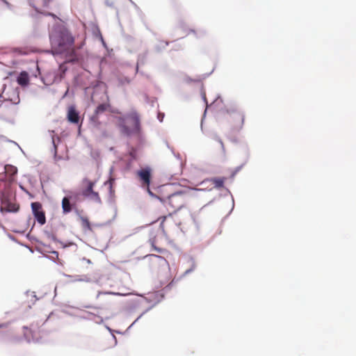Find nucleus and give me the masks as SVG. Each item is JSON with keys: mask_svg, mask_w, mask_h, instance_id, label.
Listing matches in <instances>:
<instances>
[{"mask_svg": "<svg viewBox=\"0 0 356 356\" xmlns=\"http://www.w3.org/2000/svg\"><path fill=\"white\" fill-rule=\"evenodd\" d=\"M200 186H202L203 188H201L202 190H208L209 191V184H204V181H202L200 184Z\"/></svg>", "mask_w": 356, "mask_h": 356, "instance_id": "18", "label": "nucleus"}, {"mask_svg": "<svg viewBox=\"0 0 356 356\" xmlns=\"http://www.w3.org/2000/svg\"><path fill=\"white\" fill-rule=\"evenodd\" d=\"M31 209L33 214L39 224L44 225L46 222L45 213L42 210V204L39 202L31 203Z\"/></svg>", "mask_w": 356, "mask_h": 356, "instance_id": "7", "label": "nucleus"}, {"mask_svg": "<svg viewBox=\"0 0 356 356\" xmlns=\"http://www.w3.org/2000/svg\"><path fill=\"white\" fill-rule=\"evenodd\" d=\"M227 120L232 131H239L243 127L245 115L240 111L227 110Z\"/></svg>", "mask_w": 356, "mask_h": 356, "instance_id": "4", "label": "nucleus"}, {"mask_svg": "<svg viewBox=\"0 0 356 356\" xmlns=\"http://www.w3.org/2000/svg\"><path fill=\"white\" fill-rule=\"evenodd\" d=\"M47 15H50V16H52V17H55V15L52 13H47Z\"/></svg>", "mask_w": 356, "mask_h": 356, "instance_id": "22", "label": "nucleus"}, {"mask_svg": "<svg viewBox=\"0 0 356 356\" xmlns=\"http://www.w3.org/2000/svg\"><path fill=\"white\" fill-rule=\"evenodd\" d=\"M67 118V120L72 124H78L79 123L80 117L74 106H71L68 108Z\"/></svg>", "mask_w": 356, "mask_h": 356, "instance_id": "11", "label": "nucleus"}, {"mask_svg": "<svg viewBox=\"0 0 356 356\" xmlns=\"http://www.w3.org/2000/svg\"><path fill=\"white\" fill-rule=\"evenodd\" d=\"M53 145H54V149H55V154H56L57 152V145L55 144V141H54V139L53 138Z\"/></svg>", "mask_w": 356, "mask_h": 356, "instance_id": "20", "label": "nucleus"}, {"mask_svg": "<svg viewBox=\"0 0 356 356\" xmlns=\"http://www.w3.org/2000/svg\"><path fill=\"white\" fill-rule=\"evenodd\" d=\"M3 327V325L1 324L0 325V328Z\"/></svg>", "mask_w": 356, "mask_h": 356, "instance_id": "23", "label": "nucleus"}, {"mask_svg": "<svg viewBox=\"0 0 356 356\" xmlns=\"http://www.w3.org/2000/svg\"><path fill=\"white\" fill-rule=\"evenodd\" d=\"M110 111L111 113H115V111H113L112 109H111V107L110 106L109 104H99L95 109V113H94V115L92 117L93 119H96L97 120L98 119V115L103 113L105 111Z\"/></svg>", "mask_w": 356, "mask_h": 356, "instance_id": "12", "label": "nucleus"}, {"mask_svg": "<svg viewBox=\"0 0 356 356\" xmlns=\"http://www.w3.org/2000/svg\"><path fill=\"white\" fill-rule=\"evenodd\" d=\"M172 188L173 185L171 184H164L159 188V195L155 196L161 202L159 206L161 211L163 208H165L166 213H174L181 209L191 199V195L189 193L185 191L172 193Z\"/></svg>", "mask_w": 356, "mask_h": 356, "instance_id": "1", "label": "nucleus"}, {"mask_svg": "<svg viewBox=\"0 0 356 356\" xmlns=\"http://www.w3.org/2000/svg\"><path fill=\"white\" fill-rule=\"evenodd\" d=\"M95 184V181H92L88 178H84L81 182V195L95 202L100 203L101 198L99 193L93 190Z\"/></svg>", "mask_w": 356, "mask_h": 356, "instance_id": "5", "label": "nucleus"}, {"mask_svg": "<svg viewBox=\"0 0 356 356\" xmlns=\"http://www.w3.org/2000/svg\"><path fill=\"white\" fill-rule=\"evenodd\" d=\"M150 243H151V245L156 250H157L159 252H161V250L160 248H157L156 246H155V240L154 239H151L150 241Z\"/></svg>", "mask_w": 356, "mask_h": 356, "instance_id": "17", "label": "nucleus"}, {"mask_svg": "<svg viewBox=\"0 0 356 356\" xmlns=\"http://www.w3.org/2000/svg\"><path fill=\"white\" fill-rule=\"evenodd\" d=\"M51 51L54 54H60L70 50L74 38L63 25L55 26L49 34Z\"/></svg>", "mask_w": 356, "mask_h": 356, "instance_id": "2", "label": "nucleus"}, {"mask_svg": "<svg viewBox=\"0 0 356 356\" xmlns=\"http://www.w3.org/2000/svg\"><path fill=\"white\" fill-rule=\"evenodd\" d=\"M227 178L222 177H214L211 179H207L204 180V184H209V191H211L213 188L221 189L224 188V184Z\"/></svg>", "mask_w": 356, "mask_h": 356, "instance_id": "9", "label": "nucleus"}, {"mask_svg": "<svg viewBox=\"0 0 356 356\" xmlns=\"http://www.w3.org/2000/svg\"><path fill=\"white\" fill-rule=\"evenodd\" d=\"M137 175L141 182L142 187L146 188L151 196H155L149 188L151 180V170L148 168L141 169L137 172Z\"/></svg>", "mask_w": 356, "mask_h": 356, "instance_id": "6", "label": "nucleus"}, {"mask_svg": "<svg viewBox=\"0 0 356 356\" xmlns=\"http://www.w3.org/2000/svg\"><path fill=\"white\" fill-rule=\"evenodd\" d=\"M81 225L84 229H87L89 231L92 230L90 222L89 220L88 219V218L81 217Z\"/></svg>", "mask_w": 356, "mask_h": 356, "instance_id": "15", "label": "nucleus"}, {"mask_svg": "<svg viewBox=\"0 0 356 356\" xmlns=\"http://www.w3.org/2000/svg\"><path fill=\"white\" fill-rule=\"evenodd\" d=\"M72 196H65L62 200V209L63 214H67L76 208V203L71 202Z\"/></svg>", "mask_w": 356, "mask_h": 356, "instance_id": "10", "label": "nucleus"}, {"mask_svg": "<svg viewBox=\"0 0 356 356\" xmlns=\"http://www.w3.org/2000/svg\"><path fill=\"white\" fill-rule=\"evenodd\" d=\"M5 172L8 177V179L9 181H13L15 179V176L17 175V169L16 167L8 165L5 167Z\"/></svg>", "mask_w": 356, "mask_h": 356, "instance_id": "13", "label": "nucleus"}, {"mask_svg": "<svg viewBox=\"0 0 356 356\" xmlns=\"http://www.w3.org/2000/svg\"><path fill=\"white\" fill-rule=\"evenodd\" d=\"M4 209L6 211H12V212H15V211H17L18 209H19V206H17L15 204H10V203H8L7 204L6 207H3Z\"/></svg>", "mask_w": 356, "mask_h": 356, "instance_id": "16", "label": "nucleus"}, {"mask_svg": "<svg viewBox=\"0 0 356 356\" xmlns=\"http://www.w3.org/2000/svg\"><path fill=\"white\" fill-rule=\"evenodd\" d=\"M17 83L19 85L22 86H26L28 85L29 82V74L26 72H22L20 73L19 76L17 77Z\"/></svg>", "mask_w": 356, "mask_h": 356, "instance_id": "14", "label": "nucleus"}, {"mask_svg": "<svg viewBox=\"0 0 356 356\" xmlns=\"http://www.w3.org/2000/svg\"><path fill=\"white\" fill-rule=\"evenodd\" d=\"M51 0H43V3L44 6H47Z\"/></svg>", "mask_w": 356, "mask_h": 356, "instance_id": "19", "label": "nucleus"}, {"mask_svg": "<svg viewBox=\"0 0 356 356\" xmlns=\"http://www.w3.org/2000/svg\"><path fill=\"white\" fill-rule=\"evenodd\" d=\"M172 213H167L158 218V220L162 219L160 227L164 233H166L168 230L172 229L175 226V222L172 216Z\"/></svg>", "mask_w": 356, "mask_h": 356, "instance_id": "8", "label": "nucleus"}, {"mask_svg": "<svg viewBox=\"0 0 356 356\" xmlns=\"http://www.w3.org/2000/svg\"><path fill=\"white\" fill-rule=\"evenodd\" d=\"M107 293H108L99 292V293H97V298H98L100 296V295H102V294H107Z\"/></svg>", "mask_w": 356, "mask_h": 356, "instance_id": "21", "label": "nucleus"}, {"mask_svg": "<svg viewBox=\"0 0 356 356\" xmlns=\"http://www.w3.org/2000/svg\"><path fill=\"white\" fill-rule=\"evenodd\" d=\"M115 125L122 135L129 136L140 132V116L136 111H131L125 116L115 117Z\"/></svg>", "mask_w": 356, "mask_h": 356, "instance_id": "3", "label": "nucleus"}]
</instances>
